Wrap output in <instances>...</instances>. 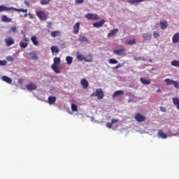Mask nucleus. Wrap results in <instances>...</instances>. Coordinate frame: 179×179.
<instances>
[{"label":"nucleus","instance_id":"f257e3e1","mask_svg":"<svg viewBox=\"0 0 179 179\" xmlns=\"http://www.w3.org/2000/svg\"><path fill=\"white\" fill-rule=\"evenodd\" d=\"M76 57H77V59L80 62H82V61H85V62H93V55L92 54L88 55V57L90 59H86V57L83 55H82V53L80 52H77Z\"/></svg>","mask_w":179,"mask_h":179},{"label":"nucleus","instance_id":"13d9d810","mask_svg":"<svg viewBox=\"0 0 179 179\" xmlns=\"http://www.w3.org/2000/svg\"><path fill=\"white\" fill-rule=\"evenodd\" d=\"M89 57V55H87L86 57H85V59H90V57Z\"/></svg>","mask_w":179,"mask_h":179},{"label":"nucleus","instance_id":"603ef678","mask_svg":"<svg viewBox=\"0 0 179 179\" xmlns=\"http://www.w3.org/2000/svg\"><path fill=\"white\" fill-rule=\"evenodd\" d=\"M160 110H161V111H162L163 113H166V108H163V106H160Z\"/></svg>","mask_w":179,"mask_h":179},{"label":"nucleus","instance_id":"bf43d9fd","mask_svg":"<svg viewBox=\"0 0 179 179\" xmlns=\"http://www.w3.org/2000/svg\"><path fill=\"white\" fill-rule=\"evenodd\" d=\"M24 17H27V13H25V14L24 15Z\"/></svg>","mask_w":179,"mask_h":179},{"label":"nucleus","instance_id":"7c9ffc66","mask_svg":"<svg viewBox=\"0 0 179 179\" xmlns=\"http://www.w3.org/2000/svg\"><path fill=\"white\" fill-rule=\"evenodd\" d=\"M66 61L68 65H71V64H72V62H73V58L71 56H67L66 57Z\"/></svg>","mask_w":179,"mask_h":179},{"label":"nucleus","instance_id":"f704fd0d","mask_svg":"<svg viewBox=\"0 0 179 179\" xmlns=\"http://www.w3.org/2000/svg\"><path fill=\"white\" fill-rule=\"evenodd\" d=\"M136 43V41L135 39H132L126 42V44L127 45H134V44H135Z\"/></svg>","mask_w":179,"mask_h":179},{"label":"nucleus","instance_id":"09e8293b","mask_svg":"<svg viewBox=\"0 0 179 179\" xmlns=\"http://www.w3.org/2000/svg\"><path fill=\"white\" fill-rule=\"evenodd\" d=\"M85 0H76V3H83Z\"/></svg>","mask_w":179,"mask_h":179},{"label":"nucleus","instance_id":"8fccbe9b","mask_svg":"<svg viewBox=\"0 0 179 179\" xmlns=\"http://www.w3.org/2000/svg\"><path fill=\"white\" fill-rule=\"evenodd\" d=\"M8 61H10V62H13V57H12V56H9L7 58Z\"/></svg>","mask_w":179,"mask_h":179},{"label":"nucleus","instance_id":"cd10ccee","mask_svg":"<svg viewBox=\"0 0 179 179\" xmlns=\"http://www.w3.org/2000/svg\"><path fill=\"white\" fill-rule=\"evenodd\" d=\"M173 103L174 106H176L178 110H179V99L177 97L173 98Z\"/></svg>","mask_w":179,"mask_h":179},{"label":"nucleus","instance_id":"864d4df0","mask_svg":"<svg viewBox=\"0 0 179 179\" xmlns=\"http://www.w3.org/2000/svg\"><path fill=\"white\" fill-rule=\"evenodd\" d=\"M29 19H33V14L29 13Z\"/></svg>","mask_w":179,"mask_h":179},{"label":"nucleus","instance_id":"a19ab883","mask_svg":"<svg viewBox=\"0 0 179 179\" xmlns=\"http://www.w3.org/2000/svg\"><path fill=\"white\" fill-rule=\"evenodd\" d=\"M50 3V0H41V5H48Z\"/></svg>","mask_w":179,"mask_h":179},{"label":"nucleus","instance_id":"20e7f679","mask_svg":"<svg viewBox=\"0 0 179 179\" xmlns=\"http://www.w3.org/2000/svg\"><path fill=\"white\" fill-rule=\"evenodd\" d=\"M134 118L137 122H143V121L146 120V117L143 116V115H141V113H136Z\"/></svg>","mask_w":179,"mask_h":179},{"label":"nucleus","instance_id":"2eb2a0df","mask_svg":"<svg viewBox=\"0 0 179 179\" xmlns=\"http://www.w3.org/2000/svg\"><path fill=\"white\" fill-rule=\"evenodd\" d=\"M143 38L145 41H149V40H152V34L149 33H145L143 34Z\"/></svg>","mask_w":179,"mask_h":179},{"label":"nucleus","instance_id":"c756f323","mask_svg":"<svg viewBox=\"0 0 179 179\" xmlns=\"http://www.w3.org/2000/svg\"><path fill=\"white\" fill-rule=\"evenodd\" d=\"M61 64V58L59 57H55L54 58V63L52 64V65H59Z\"/></svg>","mask_w":179,"mask_h":179},{"label":"nucleus","instance_id":"6e6552de","mask_svg":"<svg viewBox=\"0 0 179 179\" xmlns=\"http://www.w3.org/2000/svg\"><path fill=\"white\" fill-rule=\"evenodd\" d=\"M5 43L7 47H10V45H13V44H15V39L12 37H9L8 38L5 39Z\"/></svg>","mask_w":179,"mask_h":179},{"label":"nucleus","instance_id":"c03bdc74","mask_svg":"<svg viewBox=\"0 0 179 179\" xmlns=\"http://www.w3.org/2000/svg\"><path fill=\"white\" fill-rule=\"evenodd\" d=\"M8 64V62L6 60H0V65L3 66Z\"/></svg>","mask_w":179,"mask_h":179},{"label":"nucleus","instance_id":"a878e982","mask_svg":"<svg viewBox=\"0 0 179 179\" xmlns=\"http://www.w3.org/2000/svg\"><path fill=\"white\" fill-rule=\"evenodd\" d=\"M2 80H3V82H6V83H12V78L6 76H3L1 78Z\"/></svg>","mask_w":179,"mask_h":179},{"label":"nucleus","instance_id":"e433bc0d","mask_svg":"<svg viewBox=\"0 0 179 179\" xmlns=\"http://www.w3.org/2000/svg\"><path fill=\"white\" fill-rule=\"evenodd\" d=\"M171 64L172 65V66L179 67V61L173 60V61L171 62Z\"/></svg>","mask_w":179,"mask_h":179},{"label":"nucleus","instance_id":"4468645a","mask_svg":"<svg viewBox=\"0 0 179 179\" xmlns=\"http://www.w3.org/2000/svg\"><path fill=\"white\" fill-rule=\"evenodd\" d=\"M80 27V22H76L73 26V32L75 34H78V33H79Z\"/></svg>","mask_w":179,"mask_h":179},{"label":"nucleus","instance_id":"f8f14e48","mask_svg":"<svg viewBox=\"0 0 179 179\" xmlns=\"http://www.w3.org/2000/svg\"><path fill=\"white\" fill-rule=\"evenodd\" d=\"M9 10H13V7H6L5 6H0V12H8Z\"/></svg>","mask_w":179,"mask_h":179},{"label":"nucleus","instance_id":"de8ad7c7","mask_svg":"<svg viewBox=\"0 0 179 179\" xmlns=\"http://www.w3.org/2000/svg\"><path fill=\"white\" fill-rule=\"evenodd\" d=\"M120 68H122V64H118L117 65H116L115 67H114V69H118Z\"/></svg>","mask_w":179,"mask_h":179},{"label":"nucleus","instance_id":"ddd939ff","mask_svg":"<svg viewBox=\"0 0 179 179\" xmlns=\"http://www.w3.org/2000/svg\"><path fill=\"white\" fill-rule=\"evenodd\" d=\"M106 22V21L104 20H101L97 22H95L93 24L94 27H103V25L104 24V23Z\"/></svg>","mask_w":179,"mask_h":179},{"label":"nucleus","instance_id":"a211bd4d","mask_svg":"<svg viewBox=\"0 0 179 179\" xmlns=\"http://www.w3.org/2000/svg\"><path fill=\"white\" fill-rule=\"evenodd\" d=\"M52 37H59L62 33L59 30L54 31L51 32Z\"/></svg>","mask_w":179,"mask_h":179},{"label":"nucleus","instance_id":"4d7b16f0","mask_svg":"<svg viewBox=\"0 0 179 179\" xmlns=\"http://www.w3.org/2000/svg\"><path fill=\"white\" fill-rule=\"evenodd\" d=\"M24 41H29V38H27L25 36H24Z\"/></svg>","mask_w":179,"mask_h":179},{"label":"nucleus","instance_id":"bb28decb","mask_svg":"<svg viewBox=\"0 0 179 179\" xmlns=\"http://www.w3.org/2000/svg\"><path fill=\"white\" fill-rule=\"evenodd\" d=\"M31 41H32L34 45H36V47H37L38 45V41H37V37L31 36Z\"/></svg>","mask_w":179,"mask_h":179},{"label":"nucleus","instance_id":"5701e85b","mask_svg":"<svg viewBox=\"0 0 179 179\" xmlns=\"http://www.w3.org/2000/svg\"><path fill=\"white\" fill-rule=\"evenodd\" d=\"M1 21L4 22L5 23H10V22H12V18H9L6 15H3L1 17Z\"/></svg>","mask_w":179,"mask_h":179},{"label":"nucleus","instance_id":"ea45409f","mask_svg":"<svg viewBox=\"0 0 179 179\" xmlns=\"http://www.w3.org/2000/svg\"><path fill=\"white\" fill-rule=\"evenodd\" d=\"M109 64L114 65L115 64H118V61H117L115 59H109Z\"/></svg>","mask_w":179,"mask_h":179},{"label":"nucleus","instance_id":"423d86ee","mask_svg":"<svg viewBox=\"0 0 179 179\" xmlns=\"http://www.w3.org/2000/svg\"><path fill=\"white\" fill-rule=\"evenodd\" d=\"M157 138H159L160 139H167V135L164 131H163V129H159L158 133L157 134Z\"/></svg>","mask_w":179,"mask_h":179},{"label":"nucleus","instance_id":"393cba45","mask_svg":"<svg viewBox=\"0 0 179 179\" xmlns=\"http://www.w3.org/2000/svg\"><path fill=\"white\" fill-rule=\"evenodd\" d=\"M122 95H124V91L117 90L113 93V97H118V96H122Z\"/></svg>","mask_w":179,"mask_h":179},{"label":"nucleus","instance_id":"680f3d73","mask_svg":"<svg viewBox=\"0 0 179 179\" xmlns=\"http://www.w3.org/2000/svg\"><path fill=\"white\" fill-rule=\"evenodd\" d=\"M150 62H152V59H150Z\"/></svg>","mask_w":179,"mask_h":179},{"label":"nucleus","instance_id":"49530a36","mask_svg":"<svg viewBox=\"0 0 179 179\" xmlns=\"http://www.w3.org/2000/svg\"><path fill=\"white\" fill-rule=\"evenodd\" d=\"M118 121H120L118 119H112L111 120L112 124L113 125V124H117Z\"/></svg>","mask_w":179,"mask_h":179},{"label":"nucleus","instance_id":"e2e57ef3","mask_svg":"<svg viewBox=\"0 0 179 179\" xmlns=\"http://www.w3.org/2000/svg\"><path fill=\"white\" fill-rule=\"evenodd\" d=\"M148 1H150V0H148Z\"/></svg>","mask_w":179,"mask_h":179},{"label":"nucleus","instance_id":"473e14b6","mask_svg":"<svg viewBox=\"0 0 179 179\" xmlns=\"http://www.w3.org/2000/svg\"><path fill=\"white\" fill-rule=\"evenodd\" d=\"M31 59H34V60H37L38 59V56H37V55L36 54V52H31L29 54Z\"/></svg>","mask_w":179,"mask_h":179},{"label":"nucleus","instance_id":"6e6d98bb","mask_svg":"<svg viewBox=\"0 0 179 179\" xmlns=\"http://www.w3.org/2000/svg\"><path fill=\"white\" fill-rule=\"evenodd\" d=\"M157 93H162V90H160V89H158V90H157Z\"/></svg>","mask_w":179,"mask_h":179},{"label":"nucleus","instance_id":"b1692460","mask_svg":"<svg viewBox=\"0 0 179 179\" xmlns=\"http://www.w3.org/2000/svg\"><path fill=\"white\" fill-rule=\"evenodd\" d=\"M140 81L143 85H150V82H151L150 79H146L143 78H141Z\"/></svg>","mask_w":179,"mask_h":179},{"label":"nucleus","instance_id":"5fc2aeb1","mask_svg":"<svg viewBox=\"0 0 179 179\" xmlns=\"http://www.w3.org/2000/svg\"><path fill=\"white\" fill-rule=\"evenodd\" d=\"M24 3L27 6H29V1H24Z\"/></svg>","mask_w":179,"mask_h":179},{"label":"nucleus","instance_id":"f03ea898","mask_svg":"<svg viewBox=\"0 0 179 179\" xmlns=\"http://www.w3.org/2000/svg\"><path fill=\"white\" fill-rule=\"evenodd\" d=\"M91 97H97L98 100H103L104 99V92L101 88L96 89V92L91 94Z\"/></svg>","mask_w":179,"mask_h":179},{"label":"nucleus","instance_id":"7ed1b4c3","mask_svg":"<svg viewBox=\"0 0 179 179\" xmlns=\"http://www.w3.org/2000/svg\"><path fill=\"white\" fill-rule=\"evenodd\" d=\"M36 16H38L41 20H47V19H48V14L41 10L36 12Z\"/></svg>","mask_w":179,"mask_h":179},{"label":"nucleus","instance_id":"c85d7f7f","mask_svg":"<svg viewBox=\"0 0 179 179\" xmlns=\"http://www.w3.org/2000/svg\"><path fill=\"white\" fill-rule=\"evenodd\" d=\"M50 50L52 54H54V52H55L56 54H58V52H59V48H58V46H52L50 48Z\"/></svg>","mask_w":179,"mask_h":179},{"label":"nucleus","instance_id":"79ce46f5","mask_svg":"<svg viewBox=\"0 0 179 179\" xmlns=\"http://www.w3.org/2000/svg\"><path fill=\"white\" fill-rule=\"evenodd\" d=\"M27 45H28V44L26 43H20V46L21 47V48H27Z\"/></svg>","mask_w":179,"mask_h":179},{"label":"nucleus","instance_id":"9b49d317","mask_svg":"<svg viewBox=\"0 0 179 179\" xmlns=\"http://www.w3.org/2000/svg\"><path fill=\"white\" fill-rule=\"evenodd\" d=\"M172 41L173 44H177V43H179V32L176 33L173 36Z\"/></svg>","mask_w":179,"mask_h":179},{"label":"nucleus","instance_id":"0e129e2a","mask_svg":"<svg viewBox=\"0 0 179 179\" xmlns=\"http://www.w3.org/2000/svg\"><path fill=\"white\" fill-rule=\"evenodd\" d=\"M99 1H101V0H99Z\"/></svg>","mask_w":179,"mask_h":179},{"label":"nucleus","instance_id":"0eeeda50","mask_svg":"<svg viewBox=\"0 0 179 179\" xmlns=\"http://www.w3.org/2000/svg\"><path fill=\"white\" fill-rule=\"evenodd\" d=\"M27 90H29V92H31L33 90H36L37 89V85L34 84V83H29V84L27 85L26 86Z\"/></svg>","mask_w":179,"mask_h":179},{"label":"nucleus","instance_id":"58836bf2","mask_svg":"<svg viewBox=\"0 0 179 179\" xmlns=\"http://www.w3.org/2000/svg\"><path fill=\"white\" fill-rule=\"evenodd\" d=\"M71 110L73 112L78 111V106L76 104H75V103H72L71 104Z\"/></svg>","mask_w":179,"mask_h":179},{"label":"nucleus","instance_id":"c9c22d12","mask_svg":"<svg viewBox=\"0 0 179 179\" xmlns=\"http://www.w3.org/2000/svg\"><path fill=\"white\" fill-rule=\"evenodd\" d=\"M17 30V28L14 26V27H11L8 31V33H16Z\"/></svg>","mask_w":179,"mask_h":179},{"label":"nucleus","instance_id":"2f4dec72","mask_svg":"<svg viewBox=\"0 0 179 179\" xmlns=\"http://www.w3.org/2000/svg\"><path fill=\"white\" fill-rule=\"evenodd\" d=\"M13 10H15V12H23L24 13H27V9L24 8H15L13 7Z\"/></svg>","mask_w":179,"mask_h":179},{"label":"nucleus","instance_id":"4be33fe9","mask_svg":"<svg viewBox=\"0 0 179 179\" xmlns=\"http://www.w3.org/2000/svg\"><path fill=\"white\" fill-rule=\"evenodd\" d=\"M78 41H80V43H87V41H89V40L87 39V38H86V36H85L83 35H80L78 37Z\"/></svg>","mask_w":179,"mask_h":179},{"label":"nucleus","instance_id":"39448f33","mask_svg":"<svg viewBox=\"0 0 179 179\" xmlns=\"http://www.w3.org/2000/svg\"><path fill=\"white\" fill-rule=\"evenodd\" d=\"M85 17L88 20H99V15L97 14L87 13L85 15Z\"/></svg>","mask_w":179,"mask_h":179},{"label":"nucleus","instance_id":"3c124183","mask_svg":"<svg viewBox=\"0 0 179 179\" xmlns=\"http://www.w3.org/2000/svg\"><path fill=\"white\" fill-rule=\"evenodd\" d=\"M18 83H20V85H22L23 84V80L22 78L18 79Z\"/></svg>","mask_w":179,"mask_h":179},{"label":"nucleus","instance_id":"f3484780","mask_svg":"<svg viewBox=\"0 0 179 179\" xmlns=\"http://www.w3.org/2000/svg\"><path fill=\"white\" fill-rule=\"evenodd\" d=\"M118 33V29H112L110 33L108 34V37H114L115 36V34Z\"/></svg>","mask_w":179,"mask_h":179},{"label":"nucleus","instance_id":"4c0bfd02","mask_svg":"<svg viewBox=\"0 0 179 179\" xmlns=\"http://www.w3.org/2000/svg\"><path fill=\"white\" fill-rule=\"evenodd\" d=\"M153 37H154V38H159L160 37V32L159 31H154Z\"/></svg>","mask_w":179,"mask_h":179},{"label":"nucleus","instance_id":"052dcab7","mask_svg":"<svg viewBox=\"0 0 179 179\" xmlns=\"http://www.w3.org/2000/svg\"><path fill=\"white\" fill-rule=\"evenodd\" d=\"M48 24H50V25H51V22H48Z\"/></svg>","mask_w":179,"mask_h":179},{"label":"nucleus","instance_id":"37998d69","mask_svg":"<svg viewBox=\"0 0 179 179\" xmlns=\"http://www.w3.org/2000/svg\"><path fill=\"white\" fill-rule=\"evenodd\" d=\"M173 86L176 88V89H179V83L178 81H176L173 80Z\"/></svg>","mask_w":179,"mask_h":179},{"label":"nucleus","instance_id":"1a4fd4ad","mask_svg":"<svg viewBox=\"0 0 179 179\" xmlns=\"http://www.w3.org/2000/svg\"><path fill=\"white\" fill-rule=\"evenodd\" d=\"M113 53L115 55H125V48H122L119 50H113Z\"/></svg>","mask_w":179,"mask_h":179},{"label":"nucleus","instance_id":"a18cd8bd","mask_svg":"<svg viewBox=\"0 0 179 179\" xmlns=\"http://www.w3.org/2000/svg\"><path fill=\"white\" fill-rule=\"evenodd\" d=\"M106 127H107V128H109V129L113 128V123L111 122H107L106 123Z\"/></svg>","mask_w":179,"mask_h":179},{"label":"nucleus","instance_id":"9d476101","mask_svg":"<svg viewBox=\"0 0 179 179\" xmlns=\"http://www.w3.org/2000/svg\"><path fill=\"white\" fill-rule=\"evenodd\" d=\"M80 84L83 86V89H87L89 87V82L86 78H83L80 80Z\"/></svg>","mask_w":179,"mask_h":179},{"label":"nucleus","instance_id":"dca6fc26","mask_svg":"<svg viewBox=\"0 0 179 179\" xmlns=\"http://www.w3.org/2000/svg\"><path fill=\"white\" fill-rule=\"evenodd\" d=\"M129 3L130 5H138V3H141V2H145V0H128Z\"/></svg>","mask_w":179,"mask_h":179},{"label":"nucleus","instance_id":"aec40b11","mask_svg":"<svg viewBox=\"0 0 179 179\" xmlns=\"http://www.w3.org/2000/svg\"><path fill=\"white\" fill-rule=\"evenodd\" d=\"M48 103L50 105L54 104L55 101H57V97L54 96H50L48 97Z\"/></svg>","mask_w":179,"mask_h":179},{"label":"nucleus","instance_id":"72a5a7b5","mask_svg":"<svg viewBox=\"0 0 179 179\" xmlns=\"http://www.w3.org/2000/svg\"><path fill=\"white\" fill-rule=\"evenodd\" d=\"M164 82L166 83V85H173L174 83V80H171L170 78H166L164 80Z\"/></svg>","mask_w":179,"mask_h":179},{"label":"nucleus","instance_id":"412c9836","mask_svg":"<svg viewBox=\"0 0 179 179\" xmlns=\"http://www.w3.org/2000/svg\"><path fill=\"white\" fill-rule=\"evenodd\" d=\"M160 24H161V29L162 30H164V29H167V26H168L167 21L162 20L160 21Z\"/></svg>","mask_w":179,"mask_h":179},{"label":"nucleus","instance_id":"6ab92c4d","mask_svg":"<svg viewBox=\"0 0 179 179\" xmlns=\"http://www.w3.org/2000/svg\"><path fill=\"white\" fill-rule=\"evenodd\" d=\"M51 68L55 73H61V70H59V67L55 64H52Z\"/></svg>","mask_w":179,"mask_h":179}]
</instances>
